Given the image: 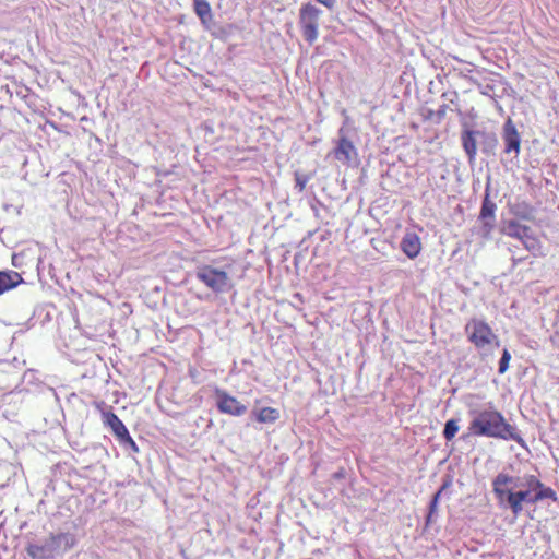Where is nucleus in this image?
<instances>
[{
	"instance_id": "nucleus-1",
	"label": "nucleus",
	"mask_w": 559,
	"mask_h": 559,
	"mask_svg": "<svg viewBox=\"0 0 559 559\" xmlns=\"http://www.w3.org/2000/svg\"><path fill=\"white\" fill-rule=\"evenodd\" d=\"M469 431L474 436H485L489 438H500L504 440L520 441L521 438L503 417L495 409H484L471 421Z\"/></svg>"
},
{
	"instance_id": "nucleus-2",
	"label": "nucleus",
	"mask_w": 559,
	"mask_h": 559,
	"mask_svg": "<svg viewBox=\"0 0 559 559\" xmlns=\"http://www.w3.org/2000/svg\"><path fill=\"white\" fill-rule=\"evenodd\" d=\"M513 478L507 474L500 473L492 481L493 492L500 502L507 501L512 513L518 516L523 511V502L531 503V488L527 490L512 491L509 485Z\"/></svg>"
},
{
	"instance_id": "nucleus-3",
	"label": "nucleus",
	"mask_w": 559,
	"mask_h": 559,
	"mask_svg": "<svg viewBox=\"0 0 559 559\" xmlns=\"http://www.w3.org/2000/svg\"><path fill=\"white\" fill-rule=\"evenodd\" d=\"M468 342L477 350L490 349L499 345V338L491 326L483 319L472 318L464 326Z\"/></svg>"
},
{
	"instance_id": "nucleus-4",
	"label": "nucleus",
	"mask_w": 559,
	"mask_h": 559,
	"mask_svg": "<svg viewBox=\"0 0 559 559\" xmlns=\"http://www.w3.org/2000/svg\"><path fill=\"white\" fill-rule=\"evenodd\" d=\"M322 11L312 3H306L299 9V25L304 39L312 45L319 35V21Z\"/></svg>"
},
{
	"instance_id": "nucleus-5",
	"label": "nucleus",
	"mask_w": 559,
	"mask_h": 559,
	"mask_svg": "<svg viewBox=\"0 0 559 559\" xmlns=\"http://www.w3.org/2000/svg\"><path fill=\"white\" fill-rule=\"evenodd\" d=\"M197 278L215 293L225 292L230 287L229 276L210 265H202L197 270Z\"/></svg>"
},
{
	"instance_id": "nucleus-6",
	"label": "nucleus",
	"mask_w": 559,
	"mask_h": 559,
	"mask_svg": "<svg viewBox=\"0 0 559 559\" xmlns=\"http://www.w3.org/2000/svg\"><path fill=\"white\" fill-rule=\"evenodd\" d=\"M102 403H97L96 407L102 411L103 423L105 426L109 427L112 433L123 443L129 444L134 451H138V445L135 441L130 436L127 427L122 423V420L111 411L102 409Z\"/></svg>"
},
{
	"instance_id": "nucleus-7",
	"label": "nucleus",
	"mask_w": 559,
	"mask_h": 559,
	"mask_svg": "<svg viewBox=\"0 0 559 559\" xmlns=\"http://www.w3.org/2000/svg\"><path fill=\"white\" fill-rule=\"evenodd\" d=\"M216 407L219 413L230 416H242L247 412V406L237 397L230 395L222 389H215Z\"/></svg>"
},
{
	"instance_id": "nucleus-8",
	"label": "nucleus",
	"mask_w": 559,
	"mask_h": 559,
	"mask_svg": "<svg viewBox=\"0 0 559 559\" xmlns=\"http://www.w3.org/2000/svg\"><path fill=\"white\" fill-rule=\"evenodd\" d=\"M333 154L342 164H350L357 157L356 147L353 142L347 139L343 128L338 131V140Z\"/></svg>"
},
{
	"instance_id": "nucleus-9",
	"label": "nucleus",
	"mask_w": 559,
	"mask_h": 559,
	"mask_svg": "<svg viewBox=\"0 0 559 559\" xmlns=\"http://www.w3.org/2000/svg\"><path fill=\"white\" fill-rule=\"evenodd\" d=\"M69 537H70L69 534H66V533L50 534L49 540H50L51 545L50 544H45V545L29 544L26 547V551H27L28 556L32 557L33 559H46L51 556V554L53 551V547H52L53 544H58L63 539H68Z\"/></svg>"
},
{
	"instance_id": "nucleus-10",
	"label": "nucleus",
	"mask_w": 559,
	"mask_h": 559,
	"mask_svg": "<svg viewBox=\"0 0 559 559\" xmlns=\"http://www.w3.org/2000/svg\"><path fill=\"white\" fill-rule=\"evenodd\" d=\"M497 205L489 198V185L486 187L485 197L481 202L478 219L483 223L484 231L488 234L496 223Z\"/></svg>"
},
{
	"instance_id": "nucleus-11",
	"label": "nucleus",
	"mask_w": 559,
	"mask_h": 559,
	"mask_svg": "<svg viewBox=\"0 0 559 559\" xmlns=\"http://www.w3.org/2000/svg\"><path fill=\"white\" fill-rule=\"evenodd\" d=\"M502 139L506 146L504 153H514L515 156H518L520 153L521 138L511 118H508L503 124Z\"/></svg>"
},
{
	"instance_id": "nucleus-12",
	"label": "nucleus",
	"mask_w": 559,
	"mask_h": 559,
	"mask_svg": "<svg viewBox=\"0 0 559 559\" xmlns=\"http://www.w3.org/2000/svg\"><path fill=\"white\" fill-rule=\"evenodd\" d=\"M525 480L528 488L536 490L535 495L531 499L532 504L537 503L544 499L557 501L556 491L550 487H546L536 476L530 475L525 478Z\"/></svg>"
},
{
	"instance_id": "nucleus-13",
	"label": "nucleus",
	"mask_w": 559,
	"mask_h": 559,
	"mask_svg": "<svg viewBox=\"0 0 559 559\" xmlns=\"http://www.w3.org/2000/svg\"><path fill=\"white\" fill-rule=\"evenodd\" d=\"M503 233L514 239L525 243L526 240L533 239L534 231L530 226L522 225L515 219H511L503 226Z\"/></svg>"
},
{
	"instance_id": "nucleus-14",
	"label": "nucleus",
	"mask_w": 559,
	"mask_h": 559,
	"mask_svg": "<svg viewBox=\"0 0 559 559\" xmlns=\"http://www.w3.org/2000/svg\"><path fill=\"white\" fill-rule=\"evenodd\" d=\"M24 282L19 272L9 270L0 271V296L16 288Z\"/></svg>"
},
{
	"instance_id": "nucleus-15",
	"label": "nucleus",
	"mask_w": 559,
	"mask_h": 559,
	"mask_svg": "<svg viewBox=\"0 0 559 559\" xmlns=\"http://www.w3.org/2000/svg\"><path fill=\"white\" fill-rule=\"evenodd\" d=\"M461 140L463 148L468 156V160L472 163L475 159L477 153V145L479 144L478 130L463 131Z\"/></svg>"
},
{
	"instance_id": "nucleus-16",
	"label": "nucleus",
	"mask_w": 559,
	"mask_h": 559,
	"mask_svg": "<svg viewBox=\"0 0 559 559\" xmlns=\"http://www.w3.org/2000/svg\"><path fill=\"white\" fill-rule=\"evenodd\" d=\"M510 212L523 221H533L535 218V209L525 201H515L510 204Z\"/></svg>"
},
{
	"instance_id": "nucleus-17",
	"label": "nucleus",
	"mask_w": 559,
	"mask_h": 559,
	"mask_svg": "<svg viewBox=\"0 0 559 559\" xmlns=\"http://www.w3.org/2000/svg\"><path fill=\"white\" fill-rule=\"evenodd\" d=\"M255 420L260 424H273L280 419L281 414L277 408L265 406L259 411H254Z\"/></svg>"
},
{
	"instance_id": "nucleus-18",
	"label": "nucleus",
	"mask_w": 559,
	"mask_h": 559,
	"mask_svg": "<svg viewBox=\"0 0 559 559\" xmlns=\"http://www.w3.org/2000/svg\"><path fill=\"white\" fill-rule=\"evenodd\" d=\"M195 14L200 17L202 24L207 25L213 20L211 5L206 0H193Z\"/></svg>"
},
{
	"instance_id": "nucleus-19",
	"label": "nucleus",
	"mask_w": 559,
	"mask_h": 559,
	"mask_svg": "<svg viewBox=\"0 0 559 559\" xmlns=\"http://www.w3.org/2000/svg\"><path fill=\"white\" fill-rule=\"evenodd\" d=\"M479 145L485 154H491L498 145V139L493 132L479 131Z\"/></svg>"
},
{
	"instance_id": "nucleus-20",
	"label": "nucleus",
	"mask_w": 559,
	"mask_h": 559,
	"mask_svg": "<svg viewBox=\"0 0 559 559\" xmlns=\"http://www.w3.org/2000/svg\"><path fill=\"white\" fill-rule=\"evenodd\" d=\"M459 431V423L456 419H449L445 423L443 437L445 440L451 441Z\"/></svg>"
},
{
	"instance_id": "nucleus-21",
	"label": "nucleus",
	"mask_w": 559,
	"mask_h": 559,
	"mask_svg": "<svg viewBox=\"0 0 559 559\" xmlns=\"http://www.w3.org/2000/svg\"><path fill=\"white\" fill-rule=\"evenodd\" d=\"M510 359H511L510 353L508 352V349H504L502 353V356L500 358V361H499V372L500 373H504L508 370Z\"/></svg>"
},
{
	"instance_id": "nucleus-22",
	"label": "nucleus",
	"mask_w": 559,
	"mask_h": 559,
	"mask_svg": "<svg viewBox=\"0 0 559 559\" xmlns=\"http://www.w3.org/2000/svg\"><path fill=\"white\" fill-rule=\"evenodd\" d=\"M404 253L413 259L419 254L420 247H403Z\"/></svg>"
},
{
	"instance_id": "nucleus-23",
	"label": "nucleus",
	"mask_w": 559,
	"mask_h": 559,
	"mask_svg": "<svg viewBox=\"0 0 559 559\" xmlns=\"http://www.w3.org/2000/svg\"><path fill=\"white\" fill-rule=\"evenodd\" d=\"M441 490H439L432 498L430 506H429V515L428 520L431 518V515L436 512L438 499L440 497Z\"/></svg>"
},
{
	"instance_id": "nucleus-24",
	"label": "nucleus",
	"mask_w": 559,
	"mask_h": 559,
	"mask_svg": "<svg viewBox=\"0 0 559 559\" xmlns=\"http://www.w3.org/2000/svg\"><path fill=\"white\" fill-rule=\"evenodd\" d=\"M307 180L302 179L301 177H296V186L299 188V191H302L305 189Z\"/></svg>"
},
{
	"instance_id": "nucleus-25",
	"label": "nucleus",
	"mask_w": 559,
	"mask_h": 559,
	"mask_svg": "<svg viewBox=\"0 0 559 559\" xmlns=\"http://www.w3.org/2000/svg\"><path fill=\"white\" fill-rule=\"evenodd\" d=\"M321 4L325 5L328 9H333L335 5V0H317Z\"/></svg>"
},
{
	"instance_id": "nucleus-26",
	"label": "nucleus",
	"mask_w": 559,
	"mask_h": 559,
	"mask_svg": "<svg viewBox=\"0 0 559 559\" xmlns=\"http://www.w3.org/2000/svg\"><path fill=\"white\" fill-rule=\"evenodd\" d=\"M401 245L412 246V245H414V242H413V240L409 237H406V238L403 239Z\"/></svg>"
},
{
	"instance_id": "nucleus-27",
	"label": "nucleus",
	"mask_w": 559,
	"mask_h": 559,
	"mask_svg": "<svg viewBox=\"0 0 559 559\" xmlns=\"http://www.w3.org/2000/svg\"><path fill=\"white\" fill-rule=\"evenodd\" d=\"M343 476H344L343 471L334 474L335 478H342Z\"/></svg>"
}]
</instances>
